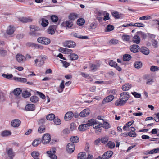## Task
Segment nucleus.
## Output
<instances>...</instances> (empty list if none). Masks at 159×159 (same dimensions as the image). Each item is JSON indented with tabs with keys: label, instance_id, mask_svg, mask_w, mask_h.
<instances>
[{
	"label": "nucleus",
	"instance_id": "obj_1",
	"mask_svg": "<svg viewBox=\"0 0 159 159\" xmlns=\"http://www.w3.org/2000/svg\"><path fill=\"white\" fill-rule=\"evenodd\" d=\"M37 41L42 44L47 45L50 43L51 40L49 38L45 37H40L37 38Z\"/></svg>",
	"mask_w": 159,
	"mask_h": 159
},
{
	"label": "nucleus",
	"instance_id": "obj_2",
	"mask_svg": "<svg viewBox=\"0 0 159 159\" xmlns=\"http://www.w3.org/2000/svg\"><path fill=\"white\" fill-rule=\"evenodd\" d=\"M45 59V58L44 57L42 56L38 57L34 61V65L37 66L41 67L43 64Z\"/></svg>",
	"mask_w": 159,
	"mask_h": 159
},
{
	"label": "nucleus",
	"instance_id": "obj_3",
	"mask_svg": "<svg viewBox=\"0 0 159 159\" xmlns=\"http://www.w3.org/2000/svg\"><path fill=\"white\" fill-rule=\"evenodd\" d=\"M56 150L55 148H53L51 150L47 151V153L51 159H57V157L55 154L56 152Z\"/></svg>",
	"mask_w": 159,
	"mask_h": 159
},
{
	"label": "nucleus",
	"instance_id": "obj_4",
	"mask_svg": "<svg viewBox=\"0 0 159 159\" xmlns=\"http://www.w3.org/2000/svg\"><path fill=\"white\" fill-rule=\"evenodd\" d=\"M51 137L49 134H46L43 136L42 142L44 144L48 143L51 140Z\"/></svg>",
	"mask_w": 159,
	"mask_h": 159
},
{
	"label": "nucleus",
	"instance_id": "obj_5",
	"mask_svg": "<svg viewBox=\"0 0 159 159\" xmlns=\"http://www.w3.org/2000/svg\"><path fill=\"white\" fill-rule=\"evenodd\" d=\"M75 148V145L73 143H70L66 146V151L70 153H72L74 151Z\"/></svg>",
	"mask_w": 159,
	"mask_h": 159
},
{
	"label": "nucleus",
	"instance_id": "obj_6",
	"mask_svg": "<svg viewBox=\"0 0 159 159\" xmlns=\"http://www.w3.org/2000/svg\"><path fill=\"white\" fill-rule=\"evenodd\" d=\"M63 44L64 47L68 48H74L76 46L75 42L71 40L66 41L63 43Z\"/></svg>",
	"mask_w": 159,
	"mask_h": 159
},
{
	"label": "nucleus",
	"instance_id": "obj_7",
	"mask_svg": "<svg viewBox=\"0 0 159 159\" xmlns=\"http://www.w3.org/2000/svg\"><path fill=\"white\" fill-rule=\"evenodd\" d=\"M129 93L128 92H125L121 93L120 94V99L124 100H126V102L127 100L129 98Z\"/></svg>",
	"mask_w": 159,
	"mask_h": 159
},
{
	"label": "nucleus",
	"instance_id": "obj_8",
	"mask_svg": "<svg viewBox=\"0 0 159 159\" xmlns=\"http://www.w3.org/2000/svg\"><path fill=\"white\" fill-rule=\"evenodd\" d=\"M113 152L111 151H108L105 152L102 156V159H108L111 157Z\"/></svg>",
	"mask_w": 159,
	"mask_h": 159
},
{
	"label": "nucleus",
	"instance_id": "obj_9",
	"mask_svg": "<svg viewBox=\"0 0 159 159\" xmlns=\"http://www.w3.org/2000/svg\"><path fill=\"white\" fill-rule=\"evenodd\" d=\"M16 57L17 61L20 63L23 62L26 60V58L22 54H18L16 56Z\"/></svg>",
	"mask_w": 159,
	"mask_h": 159
},
{
	"label": "nucleus",
	"instance_id": "obj_10",
	"mask_svg": "<svg viewBox=\"0 0 159 159\" xmlns=\"http://www.w3.org/2000/svg\"><path fill=\"white\" fill-rule=\"evenodd\" d=\"M140 48L136 44H134L130 46V49L131 52L134 53H136L139 51V50Z\"/></svg>",
	"mask_w": 159,
	"mask_h": 159
},
{
	"label": "nucleus",
	"instance_id": "obj_11",
	"mask_svg": "<svg viewBox=\"0 0 159 159\" xmlns=\"http://www.w3.org/2000/svg\"><path fill=\"white\" fill-rule=\"evenodd\" d=\"M90 113V110L89 109H86L83 110L80 114V116L84 117L87 116Z\"/></svg>",
	"mask_w": 159,
	"mask_h": 159
},
{
	"label": "nucleus",
	"instance_id": "obj_12",
	"mask_svg": "<svg viewBox=\"0 0 159 159\" xmlns=\"http://www.w3.org/2000/svg\"><path fill=\"white\" fill-rule=\"evenodd\" d=\"M114 98V96L110 95L104 99L102 101V103L104 104L107 103L109 102L112 101Z\"/></svg>",
	"mask_w": 159,
	"mask_h": 159
},
{
	"label": "nucleus",
	"instance_id": "obj_13",
	"mask_svg": "<svg viewBox=\"0 0 159 159\" xmlns=\"http://www.w3.org/2000/svg\"><path fill=\"white\" fill-rule=\"evenodd\" d=\"M20 121L19 120L15 119L11 122V124L13 127H16L20 125Z\"/></svg>",
	"mask_w": 159,
	"mask_h": 159
},
{
	"label": "nucleus",
	"instance_id": "obj_14",
	"mask_svg": "<svg viewBox=\"0 0 159 159\" xmlns=\"http://www.w3.org/2000/svg\"><path fill=\"white\" fill-rule=\"evenodd\" d=\"M74 116V114L72 112L66 113L64 116V119L66 121L71 120Z\"/></svg>",
	"mask_w": 159,
	"mask_h": 159
},
{
	"label": "nucleus",
	"instance_id": "obj_15",
	"mask_svg": "<svg viewBox=\"0 0 159 159\" xmlns=\"http://www.w3.org/2000/svg\"><path fill=\"white\" fill-rule=\"evenodd\" d=\"M88 128V125L86 124H81L78 127V129L80 131H85Z\"/></svg>",
	"mask_w": 159,
	"mask_h": 159
},
{
	"label": "nucleus",
	"instance_id": "obj_16",
	"mask_svg": "<svg viewBox=\"0 0 159 159\" xmlns=\"http://www.w3.org/2000/svg\"><path fill=\"white\" fill-rule=\"evenodd\" d=\"M126 103V100H122L120 97L119 99L117 100L115 102V105L117 106H121L124 105Z\"/></svg>",
	"mask_w": 159,
	"mask_h": 159
},
{
	"label": "nucleus",
	"instance_id": "obj_17",
	"mask_svg": "<svg viewBox=\"0 0 159 159\" xmlns=\"http://www.w3.org/2000/svg\"><path fill=\"white\" fill-rule=\"evenodd\" d=\"M35 106L33 104H28L26 105L25 109L26 111H33L35 109Z\"/></svg>",
	"mask_w": 159,
	"mask_h": 159
},
{
	"label": "nucleus",
	"instance_id": "obj_18",
	"mask_svg": "<svg viewBox=\"0 0 159 159\" xmlns=\"http://www.w3.org/2000/svg\"><path fill=\"white\" fill-rule=\"evenodd\" d=\"M141 52L145 55H147L149 53V50L146 47H143L140 48Z\"/></svg>",
	"mask_w": 159,
	"mask_h": 159
},
{
	"label": "nucleus",
	"instance_id": "obj_19",
	"mask_svg": "<svg viewBox=\"0 0 159 159\" xmlns=\"http://www.w3.org/2000/svg\"><path fill=\"white\" fill-rule=\"evenodd\" d=\"M150 22L153 26L157 27V26L159 25V19H152V20L150 21Z\"/></svg>",
	"mask_w": 159,
	"mask_h": 159
},
{
	"label": "nucleus",
	"instance_id": "obj_20",
	"mask_svg": "<svg viewBox=\"0 0 159 159\" xmlns=\"http://www.w3.org/2000/svg\"><path fill=\"white\" fill-rule=\"evenodd\" d=\"M97 121L96 119H92L89 120L86 124L88 125L89 127V126H93L94 125H97Z\"/></svg>",
	"mask_w": 159,
	"mask_h": 159
},
{
	"label": "nucleus",
	"instance_id": "obj_21",
	"mask_svg": "<svg viewBox=\"0 0 159 159\" xmlns=\"http://www.w3.org/2000/svg\"><path fill=\"white\" fill-rule=\"evenodd\" d=\"M78 17V15L75 13H73L70 14L69 16V19L71 20H74L75 19L77 18Z\"/></svg>",
	"mask_w": 159,
	"mask_h": 159
},
{
	"label": "nucleus",
	"instance_id": "obj_22",
	"mask_svg": "<svg viewBox=\"0 0 159 159\" xmlns=\"http://www.w3.org/2000/svg\"><path fill=\"white\" fill-rule=\"evenodd\" d=\"M56 26L54 25H52L50 26L48 29V33L51 35L55 33L54 28Z\"/></svg>",
	"mask_w": 159,
	"mask_h": 159
},
{
	"label": "nucleus",
	"instance_id": "obj_23",
	"mask_svg": "<svg viewBox=\"0 0 159 159\" xmlns=\"http://www.w3.org/2000/svg\"><path fill=\"white\" fill-rule=\"evenodd\" d=\"M7 153L9 155V157H10L11 159H12L15 156V153L13 151L12 148H9L7 151Z\"/></svg>",
	"mask_w": 159,
	"mask_h": 159
},
{
	"label": "nucleus",
	"instance_id": "obj_24",
	"mask_svg": "<svg viewBox=\"0 0 159 159\" xmlns=\"http://www.w3.org/2000/svg\"><path fill=\"white\" fill-rule=\"evenodd\" d=\"M30 32L33 31V32L36 31H40L41 30L38 27L34 25H31L30 26Z\"/></svg>",
	"mask_w": 159,
	"mask_h": 159
},
{
	"label": "nucleus",
	"instance_id": "obj_25",
	"mask_svg": "<svg viewBox=\"0 0 159 159\" xmlns=\"http://www.w3.org/2000/svg\"><path fill=\"white\" fill-rule=\"evenodd\" d=\"M13 79L16 81L21 83H25L27 80L26 78L20 77H14Z\"/></svg>",
	"mask_w": 159,
	"mask_h": 159
},
{
	"label": "nucleus",
	"instance_id": "obj_26",
	"mask_svg": "<svg viewBox=\"0 0 159 159\" xmlns=\"http://www.w3.org/2000/svg\"><path fill=\"white\" fill-rule=\"evenodd\" d=\"M131 87V85L130 84H125L122 87V89L123 91L128 90Z\"/></svg>",
	"mask_w": 159,
	"mask_h": 159
},
{
	"label": "nucleus",
	"instance_id": "obj_27",
	"mask_svg": "<svg viewBox=\"0 0 159 159\" xmlns=\"http://www.w3.org/2000/svg\"><path fill=\"white\" fill-rule=\"evenodd\" d=\"M86 155L85 152H81L79 153L78 154V159H86Z\"/></svg>",
	"mask_w": 159,
	"mask_h": 159
},
{
	"label": "nucleus",
	"instance_id": "obj_28",
	"mask_svg": "<svg viewBox=\"0 0 159 159\" xmlns=\"http://www.w3.org/2000/svg\"><path fill=\"white\" fill-rule=\"evenodd\" d=\"M14 28L11 26H9L7 30V33L9 35H12L14 33Z\"/></svg>",
	"mask_w": 159,
	"mask_h": 159
},
{
	"label": "nucleus",
	"instance_id": "obj_29",
	"mask_svg": "<svg viewBox=\"0 0 159 159\" xmlns=\"http://www.w3.org/2000/svg\"><path fill=\"white\" fill-rule=\"evenodd\" d=\"M140 37L137 35H135L133 37V42L134 43L138 44L140 43Z\"/></svg>",
	"mask_w": 159,
	"mask_h": 159
},
{
	"label": "nucleus",
	"instance_id": "obj_30",
	"mask_svg": "<svg viewBox=\"0 0 159 159\" xmlns=\"http://www.w3.org/2000/svg\"><path fill=\"white\" fill-rule=\"evenodd\" d=\"M70 140L71 143H77L79 141V138L77 136H73L70 138Z\"/></svg>",
	"mask_w": 159,
	"mask_h": 159
},
{
	"label": "nucleus",
	"instance_id": "obj_31",
	"mask_svg": "<svg viewBox=\"0 0 159 159\" xmlns=\"http://www.w3.org/2000/svg\"><path fill=\"white\" fill-rule=\"evenodd\" d=\"M22 97L25 98H27L29 97L31 95V93L30 92L27 90H25L23 91L22 93Z\"/></svg>",
	"mask_w": 159,
	"mask_h": 159
},
{
	"label": "nucleus",
	"instance_id": "obj_32",
	"mask_svg": "<svg viewBox=\"0 0 159 159\" xmlns=\"http://www.w3.org/2000/svg\"><path fill=\"white\" fill-rule=\"evenodd\" d=\"M134 67L136 69H139L142 66V63L139 61H137L134 62Z\"/></svg>",
	"mask_w": 159,
	"mask_h": 159
},
{
	"label": "nucleus",
	"instance_id": "obj_33",
	"mask_svg": "<svg viewBox=\"0 0 159 159\" xmlns=\"http://www.w3.org/2000/svg\"><path fill=\"white\" fill-rule=\"evenodd\" d=\"M131 56L129 54H125L123 57V60L124 61H128L131 58Z\"/></svg>",
	"mask_w": 159,
	"mask_h": 159
},
{
	"label": "nucleus",
	"instance_id": "obj_34",
	"mask_svg": "<svg viewBox=\"0 0 159 159\" xmlns=\"http://www.w3.org/2000/svg\"><path fill=\"white\" fill-rule=\"evenodd\" d=\"M7 51L4 49L0 48V56L1 57H5L7 54Z\"/></svg>",
	"mask_w": 159,
	"mask_h": 159
},
{
	"label": "nucleus",
	"instance_id": "obj_35",
	"mask_svg": "<svg viewBox=\"0 0 159 159\" xmlns=\"http://www.w3.org/2000/svg\"><path fill=\"white\" fill-rule=\"evenodd\" d=\"M132 128L134 129V130H131V131L128 133V135L129 136L132 137H135L137 136V134L134 132L135 129L133 127H132Z\"/></svg>",
	"mask_w": 159,
	"mask_h": 159
},
{
	"label": "nucleus",
	"instance_id": "obj_36",
	"mask_svg": "<svg viewBox=\"0 0 159 159\" xmlns=\"http://www.w3.org/2000/svg\"><path fill=\"white\" fill-rule=\"evenodd\" d=\"M31 155L34 159H39L38 157L39 156V153L38 152L34 151L31 152Z\"/></svg>",
	"mask_w": 159,
	"mask_h": 159
},
{
	"label": "nucleus",
	"instance_id": "obj_37",
	"mask_svg": "<svg viewBox=\"0 0 159 159\" xmlns=\"http://www.w3.org/2000/svg\"><path fill=\"white\" fill-rule=\"evenodd\" d=\"M29 34L30 35L34 37H38L41 35V34L40 33L39 31H36V32H30Z\"/></svg>",
	"mask_w": 159,
	"mask_h": 159
},
{
	"label": "nucleus",
	"instance_id": "obj_38",
	"mask_svg": "<svg viewBox=\"0 0 159 159\" xmlns=\"http://www.w3.org/2000/svg\"><path fill=\"white\" fill-rule=\"evenodd\" d=\"M20 20L23 22L27 23L31 22L32 19L30 17H24L21 18Z\"/></svg>",
	"mask_w": 159,
	"mask_h": 159
},
{
	"label": "nucleus",
	"instance_id": "obj_39",
	"mask_svg": "<svg viewBox=\"0 0 159 159\" xmlns=\"http://www.w3.org/2000/svg\"><path fill=\"white\" fill-rule=\"evenodd\" d=\"M22 90L20 88H17L14 89L13 91V93L15 95L18 96L21 93Z\"/></svg>",
	"mask_w": 159,
	"mask_h": 159
},
{
	"label": "nucleus",
	"instance_id": "obj_40",
	"mask_svg": "<svg viewBox=\"0 0 159 159\" xmlns=\"http://www.w3.org/2000/svg\"><path fill=\"white\" fill-rule=\"evenodd\" d=\"M11 133L10 131L6 130L2 132L1 135L3 137H5L11 135Z\"/></svg>",
	"mask_w": 159,
	"mask_h": 159
},
{
	"label": "nucleus",
	"instance_id": "obj_41",
	"mask_svg": "<svg viewBox=\"0 0 159 159\" xmlns=\"http://www.w3.org/2000/svg\"><path fill=\"white\" fill-rule=\"evenodd\" d=\"M111 14L112 16L116 19H118L122 18V17L120 16L121 15H120L117 11L112 12Z\"/></svg>",
	"mask_w": 159,
	"mask_h": 159
},
{
	"label": "nucleus",
	"instance_id": "obj_42",
	"mask_svg": "<svg viewBox=\"0 0 159 159\" xmlns=\"http://www.w3.org/2000/svg\"><path fill=\"white\" fill-rule=\"evenodd\" d=\"M41 20L42 22L41 24L43 27H46L48 24L49 22L47 20L42 18Z\"/></svg>",
	"mask_w": 159,
	"mask_h": 159
},
{
	"label": "nucleus",
	"instance_id": "obj_43",
	"mask_svg": "<svg viewBox=\"0 0 159 159\" xmlns=\"http://www.w3.org/2000/svg\"><path fill=\"white\" fill-rule=\"evenodd\" d=\"M39 98L36 96H33L30 98V100L33 103H36L38 101Z\"/></svg>",
	"mask_w": 159,
	"mask_h": 159
},
{
	"label": "nucleus",
	"instance_id": "obj_44",
	"mask_svg": "<svg viewBox=\"0 0 159 159\" xmlns=\"http://www.w3.org/2000/svg\"><path fill=\"white\" fill-rule=\"evenodd\" d=\"M55 115L52 113L48 115L46 117V119L47 120H52L55 118Z\"/></svg>",
	"mask_w": 159,
	"mask_h": 159
},
{
	"label": "nucleus",
	"instance_id": "obj_45",
	"mask_svg": "<svg viewBox=\"0 0 159 159\" xmlns=\"http://www.w3.org/2000/svg\"><path fill=\"white\" fill-rule=\"evenodd\" d=\"M85 22L83 18H80L77 20V23L79 26H82L84 24Z\"/></svg>",
	"mask_w": 159,
	"mask_h": 159
},
{
	"label": "nucleus",
	"instance_id": "obj_46",
	"mask_svg": "<svg viewBox=\"0 0 159 159\" xmlns=\"http://www.w3.org/2000/svg\"><path fill=\"white\" fill-rule=\"evenodd\" d=\"M41 143L40 139H35L32 143V145L34 147L37 146L38 144Z\"/></svg>",
	"mask_w": 159,
	"mask_h": 159
},
{
	"label": "nucleus",
	"instance_id": "obj_47",
	"mask_svg": "<svg viewBox=\"0 0 159 159\" xmlns=\"http://www.w3.org/2000/svg\"><path fill=\"white\" fill-rule=\"evenodd\" d=\"M70 59L71 60H76L78 59V56L75 53H72L70 55Z\"/></svg>",
	"mask_w": 159,
	"mask_h": 159
},
{
	"label": "nucleus",
	"instance_id": "obj_48",
	"mask_svg": "<svg viewBox=\"0 0 159 159\" xmlns=\"http://www.w3.org/2000/svg\"><path fill=\"white\" fill-rule=\"evenodd\" d=\"M138 35L141 36V38L143 39H145L148 36L147 34H145L142 31H138L137 32Z\"/></svg>",
	"mask_w": 159,
	"mask_h": 159
},
{
	"label": "nucleus",
	"instance_id": "obj_49",
	"mask_svg": "<svg viewBox=\"0 0 159 159\" xmlns=\"http://www.w3.org/2000/svg\"><path fill=\"white\" fill-rule=\"evenodd\" d=\"M51 20L54 22H56L58 20V17L56 15H52L50 16Z\"/></svg>",
	"mask_w": 159,
	"mask_h": 159
},
{
	"label": "nucleus",
	"instance_id": "obj_50",
	"mask_svg": "<svg viewBox=\"0 0 159 159\" xmlns=\"http://www.w3.org/2000/svg\"><path fill=\"white\" fill-rule=\"evenodd\" d=\"M107 146L110 148H113L115 147V145L114 143L110 141L107 144Z\"/></svg>",
	"mask_w": 159,
	"mask_h": 159
},
{
	"label": "nucleus",
	"instance_id": "obj_51",
	"mask_svg": "<svg viewBox=\"0 0 159 159\" xmlns=\"http://www.w3.org/2000/svg\"><path fill=\"white\" fill-rule=\"evenodd\" d=\"M45 130V128L44 125H41L38 129V131L40 133H42L44 132Z\"/></svg>",
	"mask_w": 159,
	"mask_h": 159
},
{
	"label": "nucleus",
	"instance_id": "obj_52",
	"mask_svg": "<svg viewBox=\"0 0 159 159\" xmlns=\"http://www.w3.org/2000/svg\"><path fill=\"white\" fill-rule=\"evenodd\" d=\"M151 19V16L149 15H146L139 18V19L142 20H147Z\"/></svg>",
	"mask_w": 159,
	"mask_h": 159
},
{
	"label": "nucleus",
	"instance_id": "obj_53",
	"mask_svg": "<svg viewBox=\"0 0 159 159\" xmlns=\"http://www.w3.org/2000/svg\"><path fill=\"white\" fill-rule=\"evenodd\" d=\"M114 29V26L111 25L109 24L107 27L106 31L110 32L113 30Z\"/></svg>",
	"mask_w": 159,
	"mask_h": 159
},
{
	"label": "nucleus",
	"instance_id": "obj_54",
	"mask_svg": "<svg viewBox=\"0 0 159 159\" xmlns=\"http://www.w3.org/2000/svg\"><path fill=\"white\" fill-rule=\"evenodd\" d=\"M159 70V67L154 66H152L150 67V70L151 72H155Z\"/></svg>",
	"mask_w": 159,
	"mask_h": 159
},
{
	"label": "nucleus",
	"instance_id": "obj_55",
	"mask_svg": "<svg viewBox=\"0 0 159 159\" xmlns=\"http://www.w3.org/2000/svg\"><path fill=\"white\" fill-rule=\"evenodd\" d=\"M54 123L57 125H59L61 124V120L57 117H55L53 120Z\"/></svg>",
	"mask_w": 159,
	"mask_h": 159
},
{
	"label": "nucleus",
	"instance_id": "obj_56",
	"mask_svg": "<svg viewBox=\"0 0 159 159\" xmlns=\"http://www.w3.org/2000/svg\"><path fill=\"white\" fill-rule=\"evenodd\" d=\"M102 127L105 129H108L110 127V125L107 122H103V123H102Z\"/></svg>",
	"mask_w": 159,
	"mask_h": 159
},
{
	"label": "nucleus",
	"instance_id": "obj_57",
	"mask_svg": "<svg viewBox=\"0 0 159 159\" xmlns=\"http://www.w3.org/2000/svg\"><path fill=\"white\" fill-rule=\"evenodd\" d=\"M33 47L36 49H39L40 50H42L43 48V46L38 44L34 43V44L33 45Z\"/></svg>",
	"mask_w": 159,
	"mask_h": 159
},
{
	"label": "nucleus",
	"instance_id": "obj_58",
	"mask_svg": "<svg viewBox=\"0 0 159 159\" xmlns=\"http://www.w3.org/2000/svg\"><path fill=\"white\" fill-rule=\"evenodd\" d=\"M65 24L66 26L69 28L71 27L73 25V23L71 20L66 21Z\"/></svg>",
	"mask_w": 159,
	"mask_h": 159
},
{
	"label": "nucleus",
	"instance_id": "obj_59",
	"mask_svg": "<svg viewBox=\"0 0 159 159\" xmlns=\"http://www.w3.org/2000/svg\"><path fill=\"white\" fill-rule=\"evenodd\" d=\"M131 93L136 98H139L141 97V94L138 93L137 92H132Z\"/></svg>",
	"mask_w": 159,
	"mask_h": 159
},
{
	"label": "nucleus",
	"instance_id": "obj_60",
	"mask_svg": "<svg viewBox=\"0 0 159 159\" xmlns=\"http://www.w3.org/2000/svg\"><path fill=\"white\" fill-rule=\"evenodd\" d=\"M134 26L138 27H143L145 25L142 23H135L134 24Z\"/></svg>",
	"mask_w": 159,
	"mask_h": 159
},
{
	"label": "nucleus",
	"instance_id": "obj_61",
	"mask_svg": "<svg viewBox=\"0 0 159 159\" xmlns=\"http://www.w3.org/2000/svg\"><path fill=\"white\" fill-rule=\"evenodd\" d=\"M2 76L3 77L9 79H11L13 77V75L12 74H3Z\"/></svg>",
	"mask_w": 159,
	"mask_h": 159
},
{
	"label": "nucleus",
	"instance_id": "obj_62",
	"mask_svg": "<svg viewBox=\"0 0 159 159\" xmlns=\"http://www.w3.org/2000/svg\"><path fill=\"white\" fill-rule=\"evenodd\" d=\"M90 68L92 71L94 72L96 71L97 69V65L96 64H92L90 67Z\"/></svg>",
	"mask_w": 159,
	"mask_h": 159
},
{
	"label": "nucleus",
	"instance_id": "obj_63",
	"mask_svg": "<svg viewBox=\"0 0 159 159\" xmlns=\"http://www.w3.org/2000/svg\"><path fill=\"white\" fill-rule=\"evenodd\" d=\"M101 142L104 144H106L108 141V139L107 137H104L101 139Z\"/></svg>",
	"mask_w": 159,
	"mask_h": 159
},
{
	"label": "nucleus",
	"instance_id": "obj_64",
	"mask_svg": "<svg viewBox=\"0 0 159 159\" xmlns=\"http://www.w3.org/2000/svg\"><path fill=\"white\" fill-rule=\"evenodd\" d=\"M97 26V24L95 22H93L91 23L90 26V28L91 29H94Z\"/></svg>",
	"mask_w": 159,
	"mask_h": 159
}]
</instances>
